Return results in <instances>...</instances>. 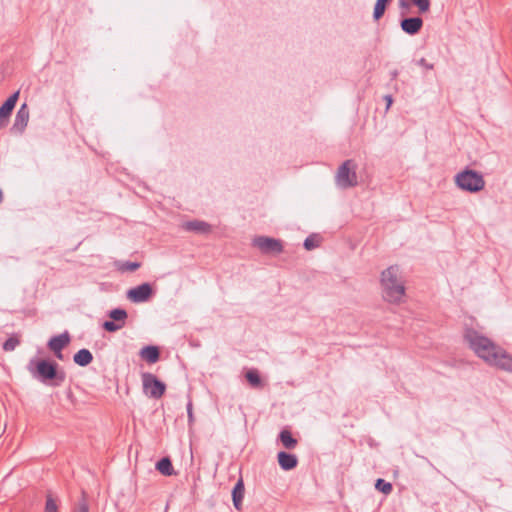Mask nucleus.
<instances>
[{
  "label": "nucleus",
  "instance_id": "15",
  "mask_svg": "<svg viewBox=\"0 0 512 512\" xmlns=\"http://www.w3.org/2000/svg\"><path fill=\"white\" fill-rule=\"evenodd\" d=\"M140 357L149 364L156 363L160 358V351L157 346L149 345L143 347L139 352Z\"/></svg>",
  "mask_w": 512,
  "mask_h": 512
},
{
  "label": "nucleus",
  "instance_id": "4",
  "mask_svg": "<svg viewBox=\"0 0 512 512\" xmlns=\"http://www.w3.org/2000/svg\"><path fill=\"white\" fill-rule=\"evenodd\" d=\"M34 362L31 361L29 364V370L31 373L39 379L41 382H47L49 380H55L54 385L58 386L65 380V373L63 371H57V363L49 362L46 360H40L36 363L35 370L31 369V365Z\"/></svg>",
  "mask_w": 512,
  "mask_h": 512
},
{
  "label": "nucleus",
  "instance_id": "2",
  "mask_svg": "<svg viewBox=\"0 0 512 512\" xmlns=\"http://www.w3.org/2000/svg\"><path fill=\"white\" fill-rule=\"evenodd\" d=\"M398 274L399 268L396 265L388 267L381 273L383 298L390 303H400L405 295V287Z\"/></svg>",
  "mask_w": 512,
  "mask_h": 512
},
{
  "label": "nucleus",
  "instance_id": "26",
  "mask_svg": "<svg viewBox=\"0 0 512 512\" xmlns=\"http://www.w3.org/2000/svg\"><path fill=\"white\" fill-rule=\"evenodd\" d=\"M102 327L104 330H106L107 332H116L120 329H122L124 327V323H118L114 320L112 321H105L103 324H102Z\"/></svg>",
  "mask_w": 512,
  "mask_h": 512
},
{
  "label": "nucleus",
  "instance_id": "24",
  "mask_svg": "<svg viewBox=\"0 0 512 512\" xmlns=\"http://www.w3.org/2000/svg\"><path fill=\"white\" fill-rule=\"evenodd\" d=\"M411 3L418 8L420 14L427 13L430 10V0H410Z\"/></svg>",
  "mask_w": 512,
  "mask_h": 512
},
{
  "label": "nucleus",
  "instance_id": "5",
  "mask_svg": "<svg viewBox=\"0 0 512 512\" xmlns=\"http://www.w3.org/2000/svg\"><path fill=\"white\" fill-rule=\"evenodd\" d=\"M335 180L337 186L343 189L355 187L357 185L356 164L353 160L349 159L342 163L337 170Z\"/></svg>",
  "mask_w": 512,
  "mask_h": 512
},
{
  "label": "nucleus",
  "instance_id": "13",
  "mask_svg": "<svg viewBox=\"0 0 512 512\" xmlns=\"http://www.w3.org/2000/svg\"><path fill=\"white\" fill-rule=\"evenodd\" d=\"M277 459L280 467L285 471L294 469L298 464V459L294 454L284 451L278 453Z\"/></svg>",
  "mask_w": 512,
  "mask_h": 512
},
{
  "label": "nucleus",
  "instance_id": "27",
  "mask_svg": "<svg viewBox=\"0 0 512 512\" xmlns=\"http://www.w3.org/2000/svg\"><path fill=\"white\" fill-rule=\"evenodd\" d=\"M319 246V237L317 235H310L304 241L306 250H312Z\"/></svg>",
  "mask_w": 512,
  "mask_h": 512
},
{
  "label": "nucleus",
  "instance_id": "8",
  "mask_svg": "<svg viewBox=\"0 0 512 512\" xmlns=\"http://www.w3.org/2000/svg\"><path fill=\"white\" fill-rule=\"evenodd\" d=\"M152 287L149 283H143L127 292V297L134 303L147 301L152 295Z\"/></svg>",
  "mask_w": 512,
  "mask_h": 512
},
{
  "label": "nucleus",
  "instance_id": "35",
  "mask_svg": "<svg viewBox=\"0 0 512 512\" xmlns=\"http://www.w3.org/2000/svg\"><path fill=\"white\" fill-rule=\"evenodd\" d=\"M2 198H3L2 191L0 190V202L2 201Z\"/></svg>",
  "mask_w": 512,
  "mask_h": 512
},
{
  "label": "nucleus",
  "instance_id": "28",
  "mask_svg": "<svg viewBox=\"0 0 512 512\" xmlns=\"http://www.w3.org/2000/svg\"><path fill=\"white\" fill-rule=\"evenodd\" d=\"M45 512H58L57 504L50 495L46 499Z\"/></svg>",
  "mask_w": 512,
  "mask_h": 512
},
{
  "label": "nucleus",
  "instance_id": "33",
  "mask_svg": "<svg viewBox=\"0 0 512 512\" xmlns=\"http://www.w3.org/2000/svg\"><path fill=\"white\" fill-rule=\"evenodd\" d=\"M385 100L387 101V108H389L390 105L392 104V96L391 95H386L385 96Z\"/></svg>",
  "mask_w": 512,
  "mask_h": 512
},
{
  "label": "nucleus",
  "instance_id": "6",
  "mask_svg": "<svg viewBox=\"0 0 512 512\" xmlns=\"http://www.w3.org/2000/svg\"><path fill=\"white\" fill-rule=\"evenodd\" d=\"M143 392L150 398L159 399L165 391L166 385L160 381L154 374L145 372L141 375Z\"/></svg>",
  "mask_w": 512,
  "mask_h": 512
},
{
  "label": "nucleus",
  "instance_id": "25",
  "mask_svg": "<svg viewBox=\"0 0 512 512\" xmlns=\"http://www.w3.org/2000/svg\"><path fill=\"white\" fill-rule=\"evenodd\" d=\"M375 488H376L378 491H380V492H382V493H384V494H386V495H387V494H389V493H391V491H392V489H393V488H392V484H391V483H389V482H386V481H385V480H383V479H377L376 484H375Z\"/></svg>",
  "mask_w": 512,
  "mask_h": 512
},
{
  "label": "nucleus",
  "instance_id": "11",
  "mask_svg": "<svg viewBox=\"0 0 512 512\" xmlns=\"http://www.w3.org/2000/svg\"><path fill=\"white\" fill-rule=\"evenodd\" d=\"M29 115H30V112H29V108H28L27 104L26 103L22 104L16 113L14 123H13L11 130L14 133H22L28 124Z\"/></svg>",
  "mask_w": 512,
  "mask_h": 512
},
{
  "label": "nucleus",
  "instance_id": "19",
  "mask_svg": "<svg viewBox=\"0 0 512 512\" xmlns=\"http://www.w3.org/2000/svg\"><path fill=\"white\" fill-rule=\"evenodd\" d=\"M156 469L165 476H171L174 473L172 462L168 457L159 460Z\"/></svg>",
  "mask_w": 512,
  "mask_h": 512
},
{
  "label": "nucleus",
  "instance_id": "10",
  "mask_svg": "<svg viewBox=\"0 0 512 512\" xmlns=\"http://www.w3.org/2000/svg\"><path fill=\"white\" fill-rule=\"evenodd\" d=\"M70 334L65 331L62 334L52 337L48 342V348L53 351L58 359H62V350L70 343Z\"/></svg>",
  "mask_w": 512,
  "mask_h": 512
},
{
  "label": "nucleus",
  "instance_id": "14",
  "mask_svg": "<svg viewBox=\"0 0 512 512\" xmlns=\"http://www.w3.org/2000/svg\"><path fill=\"white\" fill-rule=\"evenodd\" d=\"M183 228L187 231L196 232L199 234H207L211 231V226L205 221L193 220L183 224Z\"/></svg>",
  "mask_w": 512,
  "mask_h": 512
},
{
  "label": "nucleus",
  "instance_id": "29",
  "mask_svg": "<svg viewBox=\"0 0 512 512\" xmlns=\"http://www.w3.org/2000/svg\"><path fill=\"white\" fill-rule=\"evenodd\" d=\"M73 512H89V506H88V503H87L85 497H83L78 502L77 507Z\"/></svg>",
  "mask_w": 512,
  "mask_h": 512
},
{
  "label": "nucleus",
  "instance_id": "18",
  "mask_svg": "<svg viewBox=\"0 0 512 512\" xmlns=\"http://www.w3.org/2000/svg\"><path fill=\"white\" fill-rule=\"evenodd\" d=\"M279 439L286 449H294L298 443L297 439H295L287 429H283L280 432Z\"/></svg>",
  "mask_w": 512,
  "mask_h": 512
},
{
  "label": "nucleus",
  "instance_id": "12",
  "mask_svg": "<svg viewBox=\"0 0 512 512\" xmlns=\"http://www.w3.org/2000/svg\"><path fill=\"white\" fill-rule=\"evenodd\" d=\"M423 26V20L420 17L404 18L400 22L401 29L408 35L417 34Z\"/></svg>",
  "mask_w": 512,
  "mask_h": 512
},
{
  "label": "nucleus",
  "instance_id": "30",
  "mask_svg": "<svg viewBox=\"0 0 512 512\" xmlns=\"http://www.w3.org/2000/svg\"><path fill=\"white\" fill-rule=\"evenodd\" d=\"M139 267H140V263H138V262H126L123 265L122 269L125 271L133 272V271L137 270Z\"/></svg>",
  "mask_w": 512,
  "mask_h": 512
},
{
  "label": "nucleus",
  "instance_id": "32",
  "mask_svg": "<svg viewBox=\"0 0 512 512\" xmlns=\"http://www.w3.org/2000/svg\"><path fill=\"white\" fill-rule=\"evenodd\" d=\"M416 64L421 66V67H423V68H425V69H428V70H432L434 68V65L431 64V63H428L425 58L419 59L416 62Z\"/></svg>",
  "mask_w": 512,
  "mask_h": 512
},
{
  "label": "nucleus",
  "instance_id": "3",
  "mask_svg": "<svg viewBox=\"0 0 512 512\" xmlns=\"http://www.w3.org/2000/svg\"><path fill=\"white\" fill-rule=\"evenodd\" d=\"M454 181L459 189L470 193H477L485 187V180L482 174L469 168L458 172L454 177Z\"/></svg>",
  "mask_w": 512,
  "mask_h": 512
},
{
  "label": "nucleus",
  "instance_id": "16",
  "mask_svg": "<svg viewBox=\"0 0 512 512\" xmlns=\"http://www.w3.org/2000/svg\"><path fill=\"white\" fill-rule=\"evenodd\" d=\"M244 492H245L244 484H243L242 479H240V480H238V482L236 483V485L234 486V488L232 490L233 505L237 510H241V508H242V500L244 498Z\"/></svg>",
  "mask_w": 512,
  "mask_h": 512
},
{
  "label": "nucleus",
  "instance_id": "21",
  "mask_svg": "<svg viewBox=\"0 0 512 512\" xmlns=\"http://www.w3.org/2000/svg\"><path fill=\"white\" fill-rule=\"evenodd\" d=\"M109 317L118 323L125 324V320L127 319L128 315L126 310L122 308H116L109 312Z\"/></svg>",
  "mask_w": 512,
  "mask_h": 512
},
{
  "label": "nucleus",
  "instance_id": "9",
  "mask_svg": "<svg viewBox=\"0 0 512 512\" xmlns=\"http://www.w3.org/2000/svg\"><path fill=\"white\" fill-rule=\"evenodd\" d=\"M19 97V91L13 93L0 107V129L8 125L10 115L16 105Z\"/></svg>",
  "mask_w": 512,
  "mask_h": 512
},
{
  "label": "nucleus",
  "instance_id": "31",
  "mask_svg": "<svg viewBox=\"0 0 512 512\" xmlns=\"http://www.w3.org/2000/svg\"><path fill=\"white\" fill-rule=\"evenodd\" d=\"M399 8L401 9V14L402 15H405L409 8H410V4L407 0H399Z\"/></svg>",
  "mask_w": 512,
  "mask_h": 512
},
{
  "label": "nucleus",
  "instance_id": "34",
  "mask_svg": "<svg viewBox=\"0 0 512 512\" xmlns=\"http://www.w3.org/2000/svg\"><path fill=\"white\" fill-rule=\"evenodd\" d=\"M188 416H189V418H192L191 404L188 405Z\"/></svg>",
  "mask_w": 512,
  "mask_h": 512
},
{
  "label": "nucleus",
  "instance_id": "17",
  "mask_svg": "<svg viewBox=\"0 0 512 512\" xmlns=\"http://www.w3.org/2000/svg\"><path fill=\"white\" fill-rule=\"evenodd\" d=\"M73 360L77 365L85 367L92 362L93 355L88 349L83 348L74 355Z\"/></svg>",
  "mask_w": 512,
  "mask_h": 512
},
{
  "label": "nucleus",
  "instance_id": "20",
  "mask_svg": "<svg viewBox=\"0 0 512 512\" xmlns=\"http://www.w3.org/2000/svg\"><path fill=\"white\" fill-rule=\"evenodd\" d=\"M245 377L252 387H254V388L261 387L262 381H261L260 375L256 369L248 370L246 372Z\"/></svg>",
  "mask_w": 512,
  "mask_h": 512
},
{
  "label": "nucleus",
  "instance_id": "7",
  "mask_svg": "<svg viewBox=\"0 0 512 512\" xmlns=\"http://www.w3.org/2000/svg\"><path fill=\"white\" fill-rule=\"evenodd\" d=\"M253 245L265 254H279L283 251L281 241L270 237H256L253 240Z\"/></svg>",
  "mask_w": 512,
  "mask_h": 512
},
{
  "label": "nucleus",
  "instance_id": "1",
  "mask_svg": "<svg viewBox=\"0 0 512 512\" xmlns=\"http://www.w3.org/2000/svg\"><path fill=\"white\" fill-rule=\"evenodd\" d=\"M464 339L469 348L489 366L512 373V355L490 338L473 328H467Z\"/></svg>",
  "mask_w": 512,
  "mask_h": 512
},
{
  "label": "nucleus",
  "instance_id": "22",
  "mask_svg": "<svg viewBox=\"0 0 512 512\" xmlns=\"http://www.w3.org/2000/svg\"><path fill=\"white\" fill-rule=\"evenodd\" d=\"M391 0H377L374 7L373 18L379 20L385 13L386 4Z\"/></svg>",
  "mask_w": 512,
  "mask_h": 512
},
{
  "label": "nucleus",
  "instance_id": "23",
  "mask_svg": "<svg viewBox=\"0 0 512 512\" xmlns=\"http://www.w3.org/2000/svg\"><path fill=\"white\" fill-rule=\"evenodd\" d=\"M20 344V339L17 335H12L3 343V350L6 352L13 351Z\"/></svg>",
  "mask_w": 512,
  "mask_h": 512
}]
</instances>
